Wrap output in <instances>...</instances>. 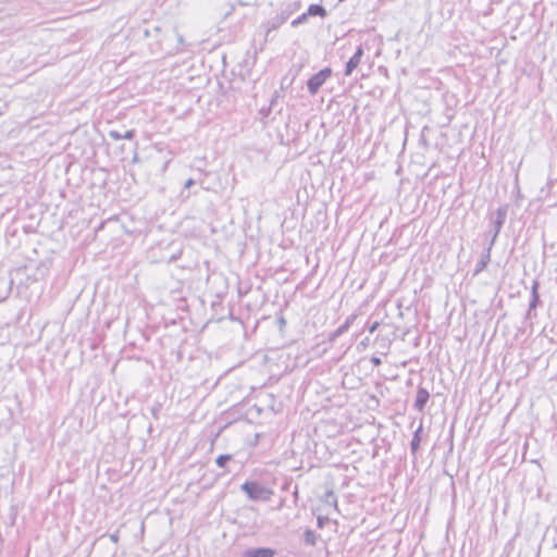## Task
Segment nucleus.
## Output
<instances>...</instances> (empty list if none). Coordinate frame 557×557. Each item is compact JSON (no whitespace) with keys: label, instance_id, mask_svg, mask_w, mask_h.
Listing matches in <instances>:
<instances>
[{"label":"nucleus","instance_id":"f257e3e1","mask_svg":"<svg viewBox=\"0 0 557 557\" xmlns=\"http://www.w3.org/2000/svg\"><path fill=\"white\" fill-rule=\"evenodd\" d=\"M300 1L282 3L278 13L267 22V36L270 34V32L277 29L281 25H283L294 13L300 9Z\"/></svg>","mask_w":557,"mask_h":557},{"label":"nucleus","instance_id":"f03ea898","mask_svg":"<svg viewBox=\"0 0 557 557\" xmlns=\"http://www.w3.org/2000/svg\"><path fill=\"white\" fill-rule=\"evenodd\" d=\"M508 213V205L500 206L495 212L490 214V228L488 234L491 235L490 246H494L503 225L506 222Z\"/></svg>","mask_w":557,"mask_h":557},{"label":"nucleus","instance_id":"7ed1b4c3","mask_svg":"<svg viewBox=\"0 0 557 557\" xmlns=\"http://www.w3.org/2000/svg\"><path fill=\"white\" fill-rule=\"evenodd\" d=\"M242 491L246 493L249 499L251 500H262L267 502L271 498L273 494L271 490L263 486L261 483L257 481H246L240 486Z\"/></svg>","mask_w":557,"mask_h":557},{"label":"nucleus","instance_id":"20e7f679","mask_svg":"<svg viewBox=\"0 0 557 557\" xmlns=\"http://www.w3.org/2000/svg\"><path fill=\"white\" fill-rule=\"evenodd\" d=\"M332 69L324 67L320 70L318 73L313 74L307 81V89L311 96H315L323 84L332 76Z\"/></svg>","mask_w":557,"mask_h":557},{"label":"nucleus","instance_id":"39448f33","mask_svg":"<svg viewBox=\"0 0 557 557\" xmlns=\"http://www.w3.org/2000/svg\"><path fill=\"white\" fill-rule=\"evenodd\" d=\"M429 398H430L429 391L425 387L419 386L418 391H417L413 408L419 412H423Z\"/></svg>","mask_w":557,"mask_h":557},{"label":"nucleus","instance_id":"423d86ee","mask_svg":"<svg viewBox=\"0 0 557 557\" xmlns=\"http://www.w3.org/2000/svg\"><path fill=\"white\" fill-rule=\"evenodd\" d=\"M358 314L357 313H352L350 314L349 317H347V319L345 320V322L338 326L331 335H330V341H335L337 337L342 336L343 334H345L349 327L352 325V323L355 322V320L357 319Z\"/></svg>","mask_w":557,"mask_h":557},{"label":"nucleus","instance_id":"0eeeda50","mask_svg":"<svg viewBox=\"0 0 557 557\" xmlns=\"http://www.w3.org/2000/svg\"><path fill=\"white\" fill-rule=\"evenodd\" d=\"M275 550L269 547H257L246 550L245 557H274Z\"/></svg>","mask_w":557,"mask_h":557},{"label":"nucleus","instance_id":"6e6552de","mask_svg":"<svg viewBox=\"0 0 557 557\" xmlns=\"http://www.w3.org/2000/svg\"><path fill=\"white\" fill-rule=\"evenodd\" d=\"M492 248H493V246L488 245L487 248L485 249V251L482 253L480 260L475 264L474 275L482 272L486 268V265L490 263Z\"/></svg>","mask_w":557,"mask_h":557},{"label":"nucleus","instance_id":"1a4fd4ad","mask_svg":"<svg viewBox=\"0 0 557 557\" xmlns=\"http://www.w3.org/2000/svg\"><path fill=\"white\" fill-rule=\"evenodd\" d=\"M423 428L422 424L418 426V429L413 432L412 440L410 442V450L413 456H416L418 449L420 448V444L422 441L421 434H422Z\"/></svg>","mask_w":557,"mask_h":557},{"label":"nucleus","instance_id":"9d476101","mask_svg":"<svg viewBox=\"0 0 557 557\" xmlns=\"http://www.w3.org/2000/svg\"><path fill=\"white\" fill-rule=\"evenodd\" d=\"M539 282L534 281L531 288V299L529 302L530 311H534L536 307L540 305V295H539Z\"/></svg>","mask_w":557,"mask_h":557},{"label":"nucleus","instance_id":"9b49d317","mask_svg":"<svg viewBox=\"0 0 557 557\" xmlns=\"http://www.w3.org/2000/svg\"><path fill=\"white\" fill-rule=\"evenodd\" d=\"M326 14H327V12L322 4H310L307 10V15H309V16L325 17Z\"/></svg>","mask_w":557,"mask_h":557},{"label":"nucleus","instance_id":"f8f14e48","mask_svg":"<svg viewBox=\"0 0 557 557\" xmlns=\"http://www.w3.org/2000/svg\"><path fill=\"white\" fill-rule=\"evenodd\" d=\"M109 136L115 140H119V139H133L135 137V131L134 129H128L126 131L124 134H121L120 132L117 131H110L109 133Z\"/></svg>","mask_w":557,"mask_h":557},{"label":"nucleus","instance_id":"ddd939ff","mask_svg":"<svg viewBox=\"0 0 557 557\" xmlns=\"http://www.w3.org/2000/svg\"><path fill=\"white\" fill-rule=\"evenodd\" d=\"M319 539V534L311 529H307L304 533V540L307 545L314 546Z\"/></svg>","mask_w":557,"mask_h":557},{"label":"nucleus","instance_id":"4468645a","mask_svg":"<svg viewBox=\"0 0 557 557\" xmlns=\"http://www.w3.org/2000/svg\"><path fill=\"white\" fill-rule=\"evenodd\" d=\"M359 63H360V61L357 58L351 57L346 63V67H345V72H344L345 76H350L351 73L354 72V70L357 69Z\"/></svg>","mask_w":557,"mask_h":557},{"label":"nucleus","instance_id":"2eb2a0df","mask_svg":"<svg viewBox=\"0 0 557 557\" xmlns=\"http://www.w3.org/2000/svg\"><path fill=\"white\" fill-rule=\"evenodd\" d=\"M322 500L337 508V498L333 491H326L322 497Z\"/></svg>","mask_w":557,"mask_h":557},{"label":"nucleus","instance_id":"dca6fc26","mask_svg":"<svg viewBox=\"0 0 557 557\" xmlns=\"http://www.w3.org/2000/svg\"><path fill=\"white\" fill-rule=\"evenodd\" d=\"M232 455H228V454H224V455H220L216 457L215 459V463L220 467V468H224L226 466V463L232 460Z\"/></svg>","mask_w":557,"mask_h":557},{"label":"nucleus","instance_id":"f3484780","mask_svg":"<svg viewBox=\"0 0 557 557\" xmlns=\"http://www.w3.org/2000/svg\"><path fill=\"white\" fill-rule=\"evenodd\" d=\"M309 15H307V12L302 13L298 17L292 21L290 25L293 27H298L300 24H304L308 21Z\"/></svg>","mask_w":557,"mask_h":557},{"label":"nucleus","instance_id":"a211bd4d","mask_svg":"<svg viewBox=\"0 0 557 557\" xmlns=\"http://www.w3.org/2000/svg\"><path fill=\"white\" fill-rule=\"evenodd\" d=\"M175 35H176V38H177V46L175 47L174 52L175 53H180V52H182L184 50V47L186 46V42L184 40V37L181 34L176 33Z\"/></svg>","mask_w":557,"mask_h":557},{"label":"nucleus","instance_id":"6ab92c4d","mask_svg":"<svg viewBox=\"0 0 557 557\" xmlns=\"http://www.w3.org/2000/svg\"><path fill=\"white\" fill-rule=\"evenodd\" d=\"M162 28L160 26H153L152 28H147L145 30V35L147 37H158L159 34L161 33Z\"/></svg>","mask_w":557,"mask_h":557},{"label":"nucleus","instance_id":"aec40b11","mask_svg":"<svg viewBox=\"0 0 557 557\" xmlns=\"http://www.w3.org/2000/svg\"><path fill=\"white\" fill-rule=\"evenodd\" d=\"M329 522V518L324 516H319L317 519L318 528L322 529Z\"/></svg>","mask_w":557,"mask_h":557},{"label":"nucleus","instance_id":"412c9836","mask_svg":"<svg viewBox=\"0 0 557 557\" xmlns=\"http://www.w3.org/2000/svg\"><path fill=\"white\" fill-rule=\"evenodd\" d=\"M363 55V48L361 45H359L354 53V58H357L359 61H361V58Z\"/></svg>","mask_w":557,"mask_h":557},{"label":"nucleus","instance_id":"4be33fe9","mask_svg":"<svg viewBox=\"0 0 557 557\" xmlns=\"http://www.w3.org/2000/svg\"><path fill=\"white\" fill-rule=\"evenodd\" d=\"M379 326H380V322L379 321H374L372 324H370L368 326L369 333L370 334L374 333Z\"/></svg>","mask_w":557,"mask_h":557},{"label":"nucleus","instance_id":"5701e85b","mask_svg":"<svg viewBox=\"0 0 557 557\" xmlns=\"http://www.w3.org/2000/svg\"><path fill=\"white\" fill-rule=\"evenodd\" d=\"M370 361L374 367H379L382 363L381 358L376 356H372Z\"/></svg>","mask_w":557,"mask_h":557},{"label":"nucleus","instance_id":"b1692460","mask_svg":"<svg viewBox=\"0 0 557 557\" xmlns=\"http://www.w3.org/2000/svg\"><path fill=\"white\" fill-rule=\"evenodd\" d=\"M110 540L113 542V543H117L119 541V532H114L112 534H110Z\"/></svg>","mask_w":557,"mask_h":557},{"label":"nucleus","instance_id":"393cba45","mask_svg":"<svg viewBox=\"0 0 557 557\" xmlns=\"http://www.w3.org/2000/svg\"><path fill=\"white\" fill-rule=\"evenodd\" d=\"M536 315L534 311H530V308H528V311L525 313V319H533Z\"/></svg>","mask_w":557,"mask_h":557},{"label":"nucleus","instance_id":"a878e982","mask_svg":"<svg viewBox=\"0 0 557 557\" xmlns=\"http://www.w3.org/2000/svg\"><path fill=\"white\" fill-rule=\"evenodd\" d=\"M194 180L193 178H189L185 182V188H189L191 185H194Z\"/></svg>","mask_w":557,"mask_h":557},{"label":"nucleus","instance_id":"bb28decb","mask_svg":"<svg viewBox=\"0 0 557 557\" xmlns=\"http://www.w3.org/2000/svg\"><path fill=\"white\" fill-rule=\"evenodd\" d=\"M369 337H366L364 339L361 341L360 345H362L363 347H367L369 345Z\"/></svg>","mask_w":557,"mask_h":557},{"label":"nucleus","instance_id":"cd10ccee","mask_svg":"<svg viewBox=\"0 0 557 557\" xmlns=\"http://www.w3.org/2000/svg\"><path fill=\"white\" fill-rule=\"evenodd\" d=\"M276 98H277V95H275V96L272 98V100H271V107L274 104V102H275Z\"/></svg>","mask_w":557,"mask_h":557},{"label":"nucleus","instance_id":"c85d7f7f","mask_svg":"<svg viewBox=\"0 0 557 557\" xmlns=\"http://www.w3.org/2000/svg\"><path fill=\"white\" fill-rule=\"evenodd\" d=\"M138 159L137 153L134 156L133 161L136 162Z\"/></svg>","mask_w":557,"mask_h":557}]
</instances>
